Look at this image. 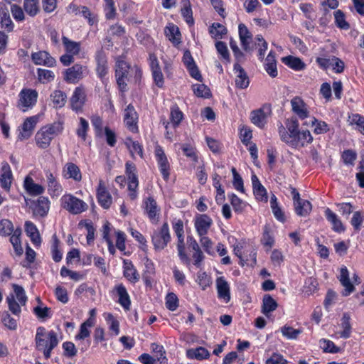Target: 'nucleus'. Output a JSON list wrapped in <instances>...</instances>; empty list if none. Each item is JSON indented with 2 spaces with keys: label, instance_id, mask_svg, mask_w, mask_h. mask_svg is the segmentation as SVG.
Returning a JSON list of instances; mask_svg holds the SVG:
<instances>
[{
  "label": "nucleus",
  "instance_id": "47",
  "mask_svg": "<svg viewBox=\"0 0 364 364\" xmlns=\"http://www.w3.org/2000/svg\"><path fill=\"white\" fill-rule=\"evenodd\" d=\"M23 9L27 14L35 16L39 12L38 0H24Z\"/></svg>",
  "mask_w": 364,
  "mask_h": 364
},
{
  "label": "nucleus",
  "instance_id": "24",
  "mask_svg": "<svg viewBox=\"0 0 364 364\" xmlns=\"http://www.w3.org/2000/svg\"><path fill=\"white\" fill-rule=\"evenodd\" d=\"M144 210L149 218L154 221H158L160 208L158 207L156 201L152 197L147 198L144 202Z\"/></svg>",
  "mask_w": 364,
  "mask_h": 364
},
{
  "label": "nucleus",
  "instance_id": "40",
  "mask_svg": "<svg viewBox=\"0 0 364 364\" xmlns=\"http://www.w3.org/2000/svg\"><path fill=\"white\" fill-rule=\"evenodd\" d=\"M116 290L119 296V303L124 309H129L131 301L125 287L123 284H119L116 287Z\"/></svg>",
  "mask_w": 364,
  "mask_h": 364
},
{
  "label": "nucleus",
  "instance_id": "35",
  "mask_svg": "<svg viewBox=\"0 0 364 364\" xmlns=\"http://www.w3.org/2000/svg\"><path fill=\"white\" fill-rule=\"evenodd\" d=\"M25 232L34 245H40L41 242V236L36 226L33 223L30 221L26 222Z\"/></svg>",
  "mask_w": 364,
  "mask_h": 364
},
{
  "label": "nucleus",
  "instance_id": "49",
  "mask_svg": "<svg viewBox=\"0 0 364 364\" xmlns=\"http://www.w3.org/2000/svg\"><path fill=\"white\" fill-rule=\"evenodd\" d=\"M183 118V112L179 109L178 105H174L171 108L170 119L174 128L177 127Z\"/></svg>",
  "mask_w": 364,
  "mask_h": 364
},
{
  "label": "nucleus",
  "instance_id": "41",
  "mask_svg": "<svg viewBox=\"0 0 364 364\" xmlns=\"http://www.w3.org/2000/svg\"><path fill=\"white\" fill-rule=\"evenodd\" d=\"M294 205L296 213L302 217L308 215L312 209L311 203L307 200H302L294 203Z\"/></svg>",
  "mask_w": 364,
  "mask_h": 364
},
{
  "label": "nucleus",
  "instance_id": "27",
  "mask_svg": "<svg viewBox=\"0 0 364 364\" xmlns=\"http://www.w3.org/2000/svg\"><path fill=\"white\" fill-rule=\"evenodd\" d=\"M126 174L129 181L128 189L134 190V188H137L139 181L136 175V166L130 161L126 163Z\"/></svg>",
  "mask_w": 364,
  "mask_h": 364
},
{
  "label": "nucleus",
  "instance_id": "34",
  "mask_svg": "<svg viewBox=\"0 0 364 364\" xmlns=\"http://www.w3.org/2000/svg\"><path fill=\"white\" fill-rule=\"evenodd\" d=\"M46 178L50 194L53 196H58L63 191L61 185L57 181L55 177L50 171L46 172Z\"/></svg>",
  "mask_w": 364,
  "mask_h": 364
},
{
  "label": "nucleus",
  "instance_id": "48",
  "mask_svg": "<svg viewBox=\"0 0 364 364\" xmlns=\"http://www.w3.org/2000/svg\"><path fill=\"white\" fill-rule=\"evenodd\" d=\"M209 32L213 38L219 39L222 38L223 36L227 33L228 30L225 26L219 23H213L209 28Z\"/></svg>",
  "mask_w": 364,
  "mask_h": 364
},
{
  "label": "nucleus",
  "instance_id": "14",
  "mask_svg": "<svg viewBox=\"0 0 364 364\" xmlns=\"http://www.w3.org/2000/svg\"><path fill=\"white\" fill-rule=\"evenodd\" d=\"M31 59L36 65L53 67L55 65V60L48 52L42 50L33 53Z\"/></svg>",
  "mask_w": 364,
  "mask_h": 364
},
{
  "label": "nucleus",
  "instance_id": "1",
  "mask_svg": "<svg viewBox=\"0 0 364 364\" xmlns=\"http://www.w3.org/2000/svg\"><path fill=\"white\" fill-rule=\"evenodd\" d=\"M35 342L36 350L43 351L45 358L48 359L52 350L58 346V339L55 331H48L43 326H39L36 329Z\"/></svg>",
  "mask_w": 364,
  "mask_h": 364
},
{
  "label": "nucleus",
  "instance_id": "51",
  "mask_svg": "<svg viewBox=\"0 0 364 364\" xmlns=\"http://www.w3.org/2000/svg\"><path fill=\"white\" fill-rule=\"evenodd\" d=\"M79 226H84L86 228L87 231V242L88 245L92 244L95 240V228H94L92 223L87 220H81L79 223Z\"/></svg>",
  "mask_w": 364,
  "mask_h": 364
},
{
  "label": "nucleus",
  "instance_id": "60",
  "mask_svg": "<svg viewBox=\"0 0 364 364\" xmlns=\"http://www.w3.org/2000/svg\"><path fill=\"white\" fill-rule=\"evenodd\" d=\"M37 73L39 81L43 83L45 82H50L55 78L53 72L49 70L38 68Z\"/></svg>",
  "mask_w": 364,
  "mask_h": 364
},
{
  "label": "nucleus",
  "instance_id": "52",
  "mask_svg": "<svg viewBox=\"0 0 364 364\" xmlns=\"http://www.w3.org/2000/svg\"><path fill=\"white\" fill-rule=\"evenodd\" d=\"M14 230L11 221L7 219L0 220V235L4 237L11 235Z\"/></svg>",
  "mask_w": 364,
  "mask_h": 364
},
{
  "label": "nucleus",
  "instance_id": "4",
  "mask_svg": "<svg viewBox=\"0 0 364 364\" xmlns=\"http://www.w3.org/2000/svg\"><path fill=\"white\" fill-rule=\"evenodd\" d=\"M18 97L17 107L20 110L25 112L36 104L38 92L36 90L25 88L20 92Z\"/></svg>",
  "mask_w": 364,
  "mask_h": 364
},
{
  "label": "nucleus",
  "instance_id": "33",
  "mask_svg": "<svg viewBox=\"0 0 364 364\" xmlns=\"http://www.w3.org/2000/svg\"><path fill=\"white\" fill-rule=\"evenodd\" d=\"M325 217L332 225V229L337 232H341L345 230V228L341 220L338 218L337 215L330 208H327L325 210Z\"/></svg>",
  "mask_w": 364,
  "mask_h": 364
},
{
  "label": "nucleus",
  "instance_id": "5",
  "mask_svg": "<svg viewBox=\"0 0 364 364\" xmlns=\"http://www.w3.org/2000/svg\"><path fill=\"white\" fill-rule=\"evenodd\" d=\"M171 240L168 225L164 223L160 230H156L152 235V242L156 250L164 249Z\"/></svg>",
  "mask_w": 364,
  "mask_h": 364
},
{
  "label": "nucleus",
  "instance_id": "56",
  "mask_svg": "<svg viewBox=\"0 0 364 364\" xmlns=\"http://www.w3.org/2000/svg\"><path fill=\"white\" fill-rule=\"evenodd\" d=\"M88 129H89L88 122L85 118L80 117L79 125L76 130L77 135L80 138H81L83 141H85L86 138H87V132Z\"/></svg>",
  "mask_w": 364,
  "mask_h": 364
},
{
  "label": "nucleus",
  "instance_id": "44",
  "mask_svg": "<svg viewBox=\"0 0 364 364\" xmlns=\"http://www.w3.org/2000/svg\"><path fill=\"white\" fill-rule=\"evenodd\" d=\"M187 356L191 359H196L198 360L208 358L210 356L209 351L203 347H198L192 348L187 351Z\"/></svg>",
  "mask_w": 364,
  "mask_h": 364
},
{
  "label": "nucleus",
  "instance_id": "6",
  "mask_svg": "<svg viewBox=\"0 0 364 364\" xmlns=\"http://www.w3.org/2000/svg\"><path fill=\"white\" fill-rule=\"evenodd\" d=\"M87 66L76 63L64 72V80L68 83L75 84L87 74Z\"/></svg>",
  "mask_w": 364,
  "mask_h": 364
},
{
  "label": "nucleus",
  "instance_id": "59",
  "mask_svg": "<svg viewBox=\"0 0 364 364\" xmlns=\"http://www.w3.org/2000/svg\"><path fill=\"white\" fill-rule=\"evenodd\" d=\"M298 131L294 132H288L287 131L286 128L281 125L279 127V134L280 139L282 141L285 142L287 144H288V141H290L291 140H294L295 138L296 134H297Z\"/></svg>",
  "mask_w": 364,
  "mask_h": 364
},
{
  "label": "nucleus",
  "instance_id": "7",
  "mask_svg": "<svg viewBox=\"0 0 364 364\" xmlns=\"http://www.w3.org/2000/svg\"><path fill=\"white\" fill-rule=\"evenodd\" d=\"M129 66L124 60H117L116 63L115 77L117 83L122 92L127 90L126 79L129 72Z\"/></svg>",
  "mask_w": 364,
  "mask_h": 364
},
{
  "label": "nucleus",
  "instance_id": "18",
  "mask_svg": "<svg viewBox=\"0 0 364 364\" xmlns=\"http://www.w3.org/2000/svg\"><path fill=\"white\" fill-rule=\"evenodd\" d=\"M213 224L212 219L206 214L200 215L195 221V227L200 236L205 235Z\"/></svg>",
  "mask_w": 364,
  "mask_h": 364
},
{
  "label": "nucleus",
  "instance_id": "21",
  "mask_svg": "<svg viewBox=\"0 0 364 364\" xmlns=\"http://www.w3.org/2000/svg\"><path fill=\"white\" fill-rule=\"evenodd\" d=\"M253 193L255 198L259 201L267 202V193L265 188L260 183L259 178L255 174H253L251 177Z\"/></svg>",
  "mask_w": 364,
  "mask_h": 364
},
{
  "label": "nucleus",
  "instance_id": "45",
  "mask_svg": "<svg viewBox=\"0 0 364 364\" xmlns=\"http://www.w3.org/2000/svg\"><path fill=\"white\" fill-rule=\"evenodd\" d=\"M62 43L68 53L73 55H77L80 50V43L78 42L73 41L66 36H63Z\"/></svg>",
  "mask_w": 364,
  "mask_h": 364
},
{
  "label": "nucleus",
  "instance_id": "10",
  "mask_svg": "<svg viewBox=\"0 0 364 364\" xmlns=\"http://www.w3.org/2000/svg\"><path fill=\"white\" fill-rule=\"evenodd\" d=\"M150 67L154 83L158 87H162L164 83V75L159 66V61L155 55H150Z\"/></svg>",
  "mask_w": 364,
  "mask_h": 364
},
{
  "label": "nucleus",
  "instance_id": "54",
  "mask_svg": "<svg viewBox=\"0 0 364 364\" xmlns=\"http://www.w3.org/2000/svg\"><path fill=\"white\" fill-rule=\"evenodd\" d=\"M60 240L56 235H53V244L51 246L52 258L55 262H58L62 259V253L58 249Z\"/></svg>",
  "mask_w": 364,
  "mask_h": 364
},
{
  "label": "nucleus",
  "instance_id": "13",
  "mask_svg": "<svg viewBox=\"0 0 364 364\" xmlns=\"http://www.w3.org/2000/svg\"><path fill=\"white\" fill-rule=\"evenodd\" d=\"M97 198L100 205L105 209H108L112 204V196L107 190L104 182L100 180L99 181L98 188L97 189Z\"/></svg>",
  "mask_w": 364,
  "mask_h": 364
},
{
  "label": "nucleus",
  "instance_id": "16",
  "mask_svg": "<svg viewBox=\"0 0 364 364\" xmlns=\"http://www.w3.org/2000/svg\"><path fill=\"white\" fill-rule=\"evenodd\" d=\"M313 137L308 130L299 131L294 140L288 141V145L292 148L303 147L311 143Z\"/></svg>",
  "mask_w": 364,
  "mask_h": 364
},
{
  "label": "nucleus",
  "instance_id": "25",
  "mask_svg": "<svg viewBox=\"0 0 364 364\" xmlns=\"http://www.w3.org/2000/svg\"><path fill=\"white\" fill-rule=\"evenodd\" d=\"M96 72L98 77L102 79L107 73V60L105 52L102 50L96 53Z\"/></svg>",
  "mask_w": 364,
  "mask_h": 364
},
{
  "label": "nucleus",
  "instance_id": "62",
  "mask_svg": "<svg viewBox=\"0 0 364 364\" xmlns=\"http://www.w3.org/2000/svg\"><path fill=\"white\" fill-rule=\"evenodd\" d=\"M320 343L321 348L326 353H336L340 352V348L331 341L322 339L320 341Z\"/></svg>",
  "mask_w": 364,
  "mask_h": 364
},
{
  "label": "nucleus",
  "instance_id": "57",
  "mask_svg": "<svg viewBox=\"0 0 364 364\" xmlns=\"http://www.w3.org/2000/svg\"><path fill=\"white\" fill-rule=\"evenodd\" d=\"M181 15L188 24H193L194 20L193 18L192 9L190 1L188 0L184 3L183 7L181 9Z\"/></svg>",
  "mask_w": 364,
  "mask_h": 364
},
{
  "label": "nucleus",
  "instance_id": "28",
  "mask_svg": "<svg viewBox=\"0 0 364 364\" xmlns=\"http://www.w3.org/2000/svg\"><path fill=\"white\" fill-rule=\"evenodd\" d=\"M164 33L173 45L176 46L181 43V34L177 26L171 23H168L164 28Z\"/></svg>",
  "mask_w": 364,
  "mask_h": 364
},
{
  "label": "nucleus",
  "instance_id": "17",
  "mask_svg": "<svg viewBox=\"0 0 364 364\" xmlns=\"http://www.w3.org/2000/svg\"><path fill=\"white\" fill-rule=\"evenodd\" d=\"M313 137L308 130L299 131L294 140L288 141V145L292 148L303 147L311 143Z\"/></svg>",
  "mask_w": 364,
  "mask_h": 364
},
{
  "label": "nucleus",
  "instance_id": "11",
  "mask_svg": "<svg viewBox=\"0 0 364 364\" xmlns=\"http://www.w3.org/2000/svg\"><path fill=\"white\" fill-rule=\"evenodd\" d=\"M85 102V94L82 88L77 87L75 89L70 98V105L73 110L81 112Z\"/></svg>",
  "mask_w": 364,
  "mask_h": 364
},
{
  "label": "nucleus",
  "instance_id": "19",
  "mask_svg": "<svg viewBox=\"0 0 364 364\" xmlns=\"http://www.w3.org/2000/svg\"><path fill=\"white\" fill-rule=\"evenodd\" d=\"M37 117L33 116L27 118L22 124L21 130L18 134L20 140L28 139L33 134V129L37 123Z\"/></svg>",
  "mask_w": 364,
  "mask_h": 364
},
{
  "label": "nucleus",
  "instance_id": "20",
  "mask_svg": "<svg viewBox=\"0 0 364 364\" xmlns=\"http://www.w3.org/2000/svg\"><path fill=\"white\" fill-rule=\"evenodd\" d=\"M338 279L342 286L344 287V290L342 292L343 296H347L354 291L355 287L350 281L349 272L346 267L344 266L341 268Z\"/></svg>",
  "mask_w": 364,
  "mask_h": 364
},
{
  "label": "nucleus",
  "instance_id": "42",
  "mask_svg": "<svg viewBox=\"0 0 364 364\" xmlns=\"http://www.w3.org/2000/svg\"><path fill=\"white\" fill-rule=\"evenodd\" d=\"M50 97L53 104V107L56 109L61 108L65 105L67 95L64 92L58 90H54Z\"/></svg>",
  "mask_w": 364,
  "mask_h": 364
},
{
  "label": "nucleus",
  "instance_id": "55",
  "mask_svg": "<svg viewBox=\"0 0 364 364\" xmlns=\"http://www.w3.org/2000/svg\"><path fill=\"white\" fill-rule=\"evenodd\" d=\"M12 287L15 293V299H18L21 306H25L27 301V296L24 289L21 286L16 284H14Z\"/></svg>",
  "mask_w": 364,
  "mask_h": 364
},
{
  "label": "nucleus",
  "instance_id": "39",
  "mask_svg": "<svg viewBox=\"0 0 364 364\" xmlns=\"http://www.w3.org/2000/svg\"><path fill=\"white\" fill-rule=\"evenodd\" d=\"M24 187L30 195L38 196L43 193L44 188L37 183H35L32 178L26 177L24 181Z\"/></svg>",
  "mask_w": 364,
  "mask_h": 364
},
{
  "label": "nucleus",
  "instance_id": "64",
  "mask_svg": "<svg viewBox=\"0 0 364 364\" xmlns=\"http://www.w3.org/2000/svg\"><path fill=\"white\" fill-rule=\"evenodd\" d=\"M215 48L224 60L227 62H230V53L225 43L217 41L215 43Z\"/></svg>",
  "mask_w": 364,
  "mask_h": 364
},
{
  "label": "nucleus",
  "instance_id": "46",
  "mask_svg": "<svg viewBox=\"0 0 364 364\" xmlns=\"http://www.w3.org/2000/svg\"><path fill=\"white\" fill-rule=\"evenodd\" d=\"M350 316L349 314L344 313L341 319V326L343 328L340 333V336L343 338H348L350 336L351 325L350 323Z\"/></svg>",
  "mask_w": 364,
  "mask_h": 364
},
{
  "label": "nucleus",
  "instance_id": "30",
  "mask_svg": "<svg viewBox=\"0 0 364 364\" xmlns=\"http://www.w3.org/2000/svg\"><path fill=\"white\" fill-rule=\"evenodd\" d=\"M49 204L50 202L47 198L43 196L39 197L34 203L33 208V214L41 217L46 216L49 210Z\"/></svg>",
  "mask_w": 364,
  "mask_h": 364
},
{
  "label": "nucleus",
  "instance_id": "12",
  "mask_svg": "<svg viewBox=\"0 0 364 364\" xmlns=\"http://www.w3.org/2000/svg\"><path fill=\"white\" fill-rule=\"evenodd\" d=\"M216 289L218 297L223 299L225 303H228L231 299L230 289L224 277H219L216 279Z\"/></svg>",
  "mask_w": 364,
  "mask_h": 364
},
{
  "label": "nucleus",
  "instance_id": "50",
  "mask_svg": "<svg viewBox=\"0 0 364 364\" xmlns=\"http://www.w3.org/2000/svg\"><path fill=\"white\" fill-rule=\"evenodd\" d=\"M335 23L337 27L343 30H348L350 24L346 21L345 14L341 10L334 12Z\"/></svg>",
  "mask_w": 364,
  "mask_h": 364
},
{
  "label": "nucleus",
  "instance_id": "36",
  "mask_svg": "<svg viewBox=\"0 0 364 364\" xmlns=\"http://www.w3.org/2000/svg\"><path fill=\"white\" fill-rule=\"evenodd\" d=\"M264 69L272 77L277 76V62L273 51H270L265 59Z\"/></svg>",
  "mask_w": 364,
  "mask_h": 364
},
{
  "label": "nucleus",
  "instance_id": "38",
  "mask_svg": "<svg viewBox=\"0 0 364 364\" xmlns=\"http://www.w3.org/2000/svg\"><path fill=\"white\" fill-rule=\"evenodd\" d=\"M21 235V228H17L13 232L10 237V242L13 245L15 253L18 256H21L23 254V248L21 247V242L20 236Z\"/></svg>",
  "mask_w": 364,
  "mask_h": 364
},
{
  "label": "nucleus",
  "instance_id": "61",
  "mask_svg": "<svg viewBox=\"0 0 364 364\" xmlns=\"http://www.w3.org/2000/svg\"><path fill=\"white\" fill-rule=\"evenodd\" d=\"M282 335L288 339H296L299 335L302 332L300 329H294L291 326H284L282 328Z\"/></svg>",
  "mask_w": 364,
  "mask_h": 364
},
{
  "label": "nucleus",
  "instance_id": "23",
  "mask_svg": "<svg viewBox=\"0 0 364 364\" xmlns=\"http://www.w3.org/2000/svg\"><path fill=\"white\" fill-rule=\"evenodd\" d=\"M234 70L237 73L235 86L240 89H246L250 84V80L246 72L238 63L234 65Z\"/></svg>",
  "mask_w": 364,
  "mask_h": 364
},
{
  "label": "nucleus",
  "instance_id": "22",
  "mask_svg": "<svg viewBox=\"0 0 364 364\" xmlns=\"http://www.w3.org/2000/svg\"><path fill=\"white\" fill-rule=\"evenodd\" d=\"M292 111L301 119H306L309 116V111L306 107V104L300 97H294L291 100Z\"/></svg>",
  "mask_w": 364,
  "mask_h": 364
},
{
  "label": "nucleus",
  "instance_id": "26",
  "mask_svg": "<svg viewBox=\"0 0 364 364\" xmlns=\"http://www.w3.org/2000/svg\"><path fill=\"white\" fill-rule=\"evenodd\" d=\"M124 276L132 283H136L139 281L140 276L137 270L134 267L133 263L128 259L123 261Z\"/></svg>",
  "mask_w": 364,
  "mask_h": 364
},
{
  "label": "nucleus",
  "instance_id": "2",
  "mask_svg": "<svg viewBox=\"0 0 364 364\" xmlns=\"http://www.w3.org/2000/svg\"><path fill=\"white\" fill-rule=\"evenodd\" d=\"M63 130V124L60 122H55L43 127L37 132L35 136L37 146L41 149L48 148L52 139L60 134Z\"/></svg>",
  "mask_w": 364,
  "mask_h": 364
},
{
  "label": "nucleus",
  "instance_id": "37",
  "mask_svg": "<svg viewBox=\"0 0 364 364\" xmlns=\"http://www.w3.org/2000/svg\"><path fill=\"white\" fill-rule=\"evenodd\" d=\"M278 304L269 294H265L262 299V312L268 316L269 314L276 310Z\"/></svg>",
  "mask_w": 364,
  "mask_h": 364
},
{
  "label": "nucleus",
  "instance_id": "53",
  "mask_svg": "<svg viewBox=\"0 0 364 364\" xmlns=\"http://www.w3.org/2000/svg\"><path fill=\"white\" fill-rule=\"evenodd\" d=\"M193 90L198 97L209 98L211 96L210 89L204 84L194 85Z\"/></svg>",
  "mask_w": 364,
  "mask_h": 364
},
{
  "label": "nucleus",
  "instance_id": "8",
  "mask_svg": "<svg viewBox=\"0 0 364 364\" xmlns=\"http://www.w3.org/2000/svg\"><path fill=\"white\" fill-rule=\"evenodd\" d=\"M155 155L159 164L160 171L164 180L167 181L169 178V163L167 157L161 146H157L155 149Z\"/></svg>",
  "mask_w": 364,
  "mask_h": 364
},
{
  "label": "nucleus",
  "instance_id": "9",
  "mask_svg": "<svg viewBox=\"0 0 364 364\" xmlns=\"http://www.w3.org/2000/svg\"><path fill=\"white\" fill-rule=\"evenodd\" d=\"M137 119L138 114L134 106L129 104L124 109V122L127 128L132 132H136L138 130Z\"/></svg>",
  "mask_w": 364,
  "mask_h": 364
},
{
  "label": "nucleus",
  "instance_id": "29",
  "mask_svg": "<svg viewBox=\"0 0 364 364\" xmlns=\"http://www.w3.org/2000/svg\"><path fill=\"white\" fill-rule=\"evenodd\" d=\"M1 186L5 190H9L11 184L12 173L10 166L7 162H3L1 164Z\"/></svg>",
  "mask_w": 364,
  "mask_h": 364
},
{
  "label": "nucleus",
  "instance_id": "32",
  "mask_svg": "<svg viewBox=\"0 0 364 364\" xmlns=\"http://www.w3.org/2000/svg\"><path fill=\"white\" fill-rule=\"evenodd\" d=\"M0 18L1 27L8 32L12 31L14 23L10 18L9 11L4 3H0Z\"/></svg>",
  "mask_w": 364,
  "mask_h": 364
},
{
  "label": "nucleus",
  "instance_id": "63",
  "mask_svg": "<svg viewBox=\"0 0 364 364\" xmlns=\"http://www.w3.org/2000/svg\"><path fill=\"white\" fill-rule=\"evenodd\" d=\"M166 306L170 311H175L178 306V299L174 293H168L166 298Z\"/></svg>",
  "mask_w": 364,
  "mask_h": 364
},
{
  "label": "nucleus",
  "instance_id": "31",
  "mask_svg": "<svg viewBox=\"0 0 364 364\" xmlns=\"http://www.w3.org/2000/svg\"><path fill=\"white\" fill-rule=\"evenodd\" d=\"M268 114L265 113L264 109L260 108L251 112L250 120L252 123L259 128H264L267 122Z\"/></svg>",
  "mask_w": 364,
  "mask_h": 364
},
{
  "label": "nucleus",
  "instance_id": "3",
  "mask_svg": "<svg viewBox=\"0 0 364 364\" xmlns=\"http://www.w3.org/2000/svg\"><path fill=\"white\" fill-rule=\"evenodd\" d=\"M62 207L72 214H79L87 208V205L72 194H65L61 199Z\"/></svg>",
  "mask_w": 364,
  "mask_h": 364
},
{
  "label": "nucleus",
  "instance_id": "58",
  "mask_svg": "<svg viewBox=\"0 0 364 364\" xmlns=\"http://www.w3.org/2000/svg\"><path fill=\"white\" fill-rule=\"evenodd\" d=\"M6 300L8 302L9 309L11 311V312L16 316H19V314L21 312V305L19 302L18 303L16 301L14 295H13V294L9 295L6 298Z\"/></svg>",
  "mask_w": 364,
  "mask_h": 364
},
{
  "label": "nucleus",
  "instance_id": "43",
  "mask_svg": "<svg viewBox=\"0 0 364 364\" xmlns=\"http://www.w3.org/2000/svg\"><path fill=\"white\" fill-rule=\"evenodd\" d=\"M282 62L295 70H302L305 68V63L299 58L289 55L282 58Z\"/></svg>",
  "mask_w": 364,
  "mask_h": 364
},
{
  "label": "nucleus",
  "instance_id": "15",
  "mask_svg": "<svg viewBox=\"0 0 364 364\" xmlns=\"http://www.w3.org/2000/svg\"><path fill=\"white\" fill-rule=\"evenodd\" d=\"M63 176L66 179H73L75 182H80L82 180V173L79 166L72 162H68L64 166Z\"/></svg>",
  "mask_w": 364,
  "mask_h": 364
}]
</instances>
